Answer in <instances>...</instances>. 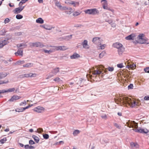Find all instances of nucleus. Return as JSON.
Returning <instances> with one entry per match:
<instances>
[{
	"mask_svg": "<svg viewBox=\"0 0 149 149\" xmlns=\"http://www.w3.org/2000/svg\"><path fill=\"white\" fill-rule=\"evenodd\" d=\"M127 126L129 127L134 128L132 130H134L136 132H138L141 133L147 134L149 132L148 130L146 129H142L140 127L138 128V124L137 123H136L134 121H131V122L129 123L127 122Z\"/></svg>",
	"mask_w": 149,
	"mask_h": 149,
	"instance_id": "obj_1",
	"label": "nucleus"
},
{
	"mask_svg": "<svg viewBox=\"0 0 149 149\" xmlns=\"http://www.w3.org/2000/svg\"><path fill=\"white\" fill-rule=\"evenodd\" d=\"M117 101L123 104H128L132 107L137 105V103L134 100H131V99L127 97H120L118 98Z\"/></svg>",
	"mask_w": 149,
	"mask_h": 149,
	"instance_id": "obj_2",
	"label": "nucleus"
},
{
	"mask_svg": "<svg viewBox=\"0 0 149 149\" xmlns=\"http://www.w3.org/2000/svg\"><path fill=\"white\" fill-rule=\"evenodd\" d=\"M113 47L118 49V52L119 55L121 54L122 52L124 51L125 48L121 43L119 42H116L113 44Z\"/></svg>",
	"mask_w": 149,
	"mask_h": 149,
	"instance_id": "obj_3",
	"label": "nucleus"
},
{
	"mask_svg": "<svg viewBox=\"0 0 149 149\" xmlns=\"http://www.w3.org/2000/svg\"><path fill=\"white\" fill-rule=\"evenodd\" d=\"M86 13L89 14L95 15L99 13V11L96 8L87 9L85 11Z\"/></svg>",
	"mask_w": 149,
	"mask_h": 149,
	"instance_id": "obj_4",
	"label": "nucleus"
},
{
	"mask_svg": "<svg viewBox=\"0 0 149 149\" xmlns=\"http://www.w3.org/2000/svg\"><path fill=\"white\" fill-rule=\"evenodd\" d=\"M7 76V74L6 73H0V79L4 78ZM8 82V79L4 80H0V85L3 84H6Z\"/></svg>",
	"mask_w": 149,
	"mask_h": 149,
	"instance_id": "obj_5",
	"label": "nucleus"
},
{
	"mask_svg": "<svg viewBox=\"0 0 149 149\" xmlns=\"http://www.w3.org/2000/svg\"><path fill=\"white\" fill-rule=\"evenodd\" d=\"M52 47V48L51 49L53 51V52H54L55 50H64L66 49V47L64 46H54Z\"/></svg>",
	"mask_w": 149,
	"mask_h": 149,
	"instance_id": "obj_6",
	"label": "nucleus"
},
{
	"mask_svg": "<svg viewBox=\"0 0 149 149\" xmlns=\"http://www.w3.org/2000/svg\"><path fill=\"white\" fill-rule=\"evenodd\" d=\"M33 110L39 113H41L44 111L45 108L42 107H38L35 108Z\"/></svg>",
	"mask_w": 149,
	"mask_h": 149,
	"instance_id": "obj_7",
	"label": "nucleus"
},
{
	"mask_svg": "<svg viewBox=\"0 0 149 149\" xmlns=\"http://www.w3.org/2000/svg\"><path fill=\"white\" fill-rule=\"evenodd\" d=\"M136 37V35L134 33H132L126 37L125 39L127 40H133Z\"/></svg>",
	"mask_w": 149,
	"mask_h": 149,
	"instance_id": "obj_8",
	"label": "nucleus"
},
{
	"mask_svg": "<svg viewBox=\"0 0 149 149\" xmlns=\"http://www.w3.org/2000/svg\"><path fill=\"white\" fill-rule=\"evenodd\" d=\"M100 39L101 38L99 37L94 38L93 39L92 41L93 43L96 44H98L100 43Z\"/></svg>",
	"mask_w": 149,
	"mask_h": 149,
	"instance_id": "obj_9",
	"label": "nucleus"
},
{
	"mask_svg": "<svg viewBox=\"0 0 149 149\" xmlns=\"http://www.w3.org/2000/svg\"><path fill=\"white\" fill-rule=\"evenodd\" d=\"M147 40L148 39L147 38L143 37L141 39L137 40L136 42L137 43L140 44H144L146 43Z\"/></svg>",
	"mask_w": 149,
	"mask_h": 149,
	"instance_id": "obj_10",
	"label": "nucleus"
},
{
	"mask_svg": "<svg viewBox=\"0 0 149 149\" xmlns=\"http://www.w3.org/2000/svg\"><path fill=\"white\" fill-rule=\"evenodd\" d=\"M21 97L17 95H13L11 98L8 100V101L10 102H14L15 100H17L20 99Z\"/></svg>",
	"mask_w": 149,
	"mask_h": 149,
	"instance_id": "obj_11",
	"label": "nucleus"
},
{
	"mask_svg": "<svg viewBox=\"0 0 149 149\" xmlns=\"http://www.w3.org/2000/svg\"><path fill=\"white\" fill-rule=\"evenodd\" d=\"M15 89L14 88L7 89L6 90L3 89L1 90L2 92V93H10L14 91Z\"/></svg>",
	"mask_w": 149,
	"mask_h": 149,
	"instance_id": "obj_12",
	"label": "nucleus"
},
{
	"mask_svg": "<svg viewBox=\"0 0 149 149\" xmlns=\"http://www.w3.org/2000/svg\"><path fill=\"white\" fill-rule=\"evenodd\" d=\"M82 45L84 49H88L89 48V45H88V41L86 40H84L82 43Z\"/></svg>",
	"mask_w": 149,
	"mask_h": 149,
	"instance_id": "obj_13",
	"label": "nucleus"
},
{
	"mask_svg": "<svg viewBox=\"0 0 149 149\" xmlns=\"http://www.w3.org/2000/svg\"><path fill=\"white\" fill-rule=\"evenodd\" d=\"M24 77H36L37 74L36 73H30L29 74H24Z\"/></svg>",
	"mask_w": 149,
	"mask_h": 149,
	"instance_id": "obj_14",
	"label": "nucleus"
},
{
	"mask_svg": "<svg viewBox=\"0 0 149 149\" xmlns=\"http://www.w3.org/2000/svg\"><path fill=\"white\" fill-rule=\"evenodd\" d=\"M8 39H6L3 41H2L0 43V48L2 47L4 45H7L8 43L9 42L8 41Z\"/></svg>",
	"mask_w": 149,
	"mask_h": 149,
	"instance_id": "obj_15",
	"label": "nucleus"
},
{
	"mask_svg": "<svg viewBox=\"0 0 149 149\" xmlns=\"http://www.w3.org/2000/svg\"><path fill=\"white\" fill-rule=\"evenodd\" d=\"M80 55L77 53H74L73 54L70 56V58L71 59H76L80 57Z\"/></svg>",
	"mask_w": 149,
	"mask_h": 149,
	"instance_id": "obj_16",
	"label": "nucleus"
},
{
	"mask_svg": "<svg viewBox=\"0 0 149 149\" xmlns=\"http://www.w3.org/2000/svg\"><path fill=\"white\" fill-rule=\"evenodd\" d=\"M33 44L34 45V47H42L44 46L42 43L40 42H33Z\"/></svg>",
	"mask_w": 149,
	"mask_h": 149,
	"instance_id": "obj_17",
	"label": "nucleus"
},
{
	"mask_svg": "<svg viewBox=\"0 0 149 149\" xmlns=\"http://www.w3.org/2000/svg\"><path fill=\"white\" fill-rule=\"evenodd\" d=\"M20 48H19L18 49L17 52H16L15 53V55H21L22 56H23V52L22 50H20L19 49Z\"/></svg>",
	"mask_w": 149,
	"mask_h": 149,
	"instance_id": "obj_18",
	"label": "nucleus"
},
{
	"mask_svg": "<svg viewBox=\"0 0 149 149\" xmlns=\"http://www.w3.org/2000/svg\"><path fill=\"white\" fill-rule=\"evenodd\" d=\"M27 45L24 44L23 43L19 44H18L17 45V47L18 48H19L20 47H22V46H24V47H23V48H21L20 49H22L26 47H27Z\"/></svg>",
	"mask_w": 149,
	"mask_h": 149,
	"instance_id": "obj_19",
	"label": "nucleus"
},
{
	"mask_svg": "<svg viewBox=\"0 0 149 149\" xmlns=\"http://www.w3.org/2000/svg\"><path fill=\"white\" fill-rule=\"evenodd\" d=\"M59 68H56L53 70L52 71V72L54 74L56 75L57 73L59 72Z\"/></svg>",
	"mask_w": 149,
	"mask_h": 149,
	"instance_id": "obj_20",
	"label": "nucleus"
},
{
	"mask_svg": "<svg viewBox=\"0 0 149 149\" xmlns=\"http://www.w3.org/2000/svg\"><path fill=\"white\" fill-rule=\"evenodd\" d=\"M24 63H25V61L24 60H22V61L19 60V61H17L14 64L15 65H19L21 64Z\"/></svg>",
	"mask_w": 149,
	"mask_h": 149,
	"instance_id": "obj_21",
	"label": "nucleus"
},
{
	"mask_svg": "<svg viewBox=\"0 0 149 149\" xmlns=\"http://www.w3.org/2000/svg\"><path fill=\"white\" fill-rule=\"evenodd\" d=\"M32 138L34 139V141L37 143H38L39 141V138L35 135H33L32 136Z\"/></svg>",
	"mask_w": 149,
	"mask_h": 149,
	"instance_id": "obj_22",
	"label": "nucleus"
},
{
	"mask_svg": "<svg viewBox=\"0 0 149 149\" xmlns=\"http://www.w3.org/2000/svg\"><path fill=\"white\" fill-rule=\"evenodd\" d=\"M52 28H54V27L53 28L52 26L48 25H45L44 26V28L46 30H50L52 29Z\"/></svg>",
	"mask_w": 149,
	"mask_h": 149,
	"instance_id": "obj_23",
	"label": "nucleus"
},
{
	"mask_svg": "<svg viewBox=\"0 0 149 149\" xmlns=\"http://www.w3.org/2000/svg\"><path fill=\"white\" fill-rule=\"evenodd\" d=\"M102 72L101 71H99L97 69L94 70L93 72V74L94 75L100 74Z\"/></svg>",
	"mask_w": 149,
	"mask_h": 149,
	"instance_id": "obj_24",
	"label": "nucleus"
},
{
	"mask_svg": "<svg viewBox=\"0 0 149 149\" xmlns=\"http://www.w3.org/2000/svg\"><path fill=\"white\" fill-rule=\"evenodd\" d=\"M22 11L21 9H20V8L18 7L15 8L14 10V13L15 14H18L20 13Z\"/></svg>",
	"mask_w": 149,
	"mask_h": 149,
	"instance_id": "obj_25",
	"label": "nucleus"
},
{
	"mask_svg": "<svg viewBox=\"0 0 149 149\" xmlns=\"http://www.w3.org/2000/svg\"><path fill=\"white\" fill-rule=\"evenodd\" d=\"M37 23L40 24H42L44 22V20L41 18H39L36 20Z\"/></svg>",
	"mask_w": 149,
	"mask_h": 149,
	"instance_id": "obj_26",
	"label": "nucleus"
},
{
	"mask_svg": "<svg viewBox=\"0 0 149 149\" xmlns=\"http://www.w3.org/2000/svg\"><path fill=\"white\" fill-rule=\"evenodd\" d=\"M33 63H28L24 65H23V67L29 68L30 67H31L33 65Z\"/></svg>",
	"mask_w": 149,
	"mask_h": 149,
	"instance_id": "obj_27",
	"label": "nucleus"
},
{
	"mask_svg": "<svg viewBox=\"0 0 149 149\" xmlns=\"http://www.w3.org/2000/svg\"><path fill=\"white\" fill-rule=\"evenodd\" d=\"M43 50L45 53H47L48 54H50L51 53L53 52V51H52V50L51 49L49 50H47L45 49H44Z\"/></svg>",
	"mask_w": 149,
	"mask_h": 149,
	"instance_id": "obj_28",
	"label": "nucleus"
},
{
	"mask_svg": "<svg viewBox=\"0 0 149 149\" xmlns=\"http://www.w3.org/2000/svg\"><path fill=\"white\" fill-rule=\"evenodd\" d=\"M105 51H103L101 53H100L99 55V57L100 58H101L103 57L105 55Z\"/></svg>",
	"mask_w": 149,
	"mask_h": 149,
	"instance_id": "obj_29",
	"label": "nucleus"
},
{
	"mask_svg": "<svg viewBox=\"0 0 149 149\" xmlns=\"http://www.w3.org/2000/svg\"><path fill=\"white\" fill-rule=\"evenodd\" d=\"M130 145L132 147H136V148H137L138 146V145L137 143H134L133 142H131L130 143Z\"/></svg>",
	"mask_w": 149,
	"mask_h": 149,
	"instance_id": "obj_30",
	"label": "nucleus"
},
{
	"mask_svg": "<svg viewBox=\"0 0 149 149\" xmlns=\"http://www.w3.org/2000/svg\"><path fill=\"white\" fill-rule=\"evenodd\" d=\"M80 132L79 130H76L74 131L73 134L74 136H76L79 134Z\"/></svg>",
	"mask_w": 149,
	"mask_h": 149,
	"instance_id": "obj_31",
	"label": "nucleus"
},
{
	"mask_svg": "<svg viewBox=\"0 0 149 149\" xmlns=\"http://www.w3.org/2000/svg\"><path fill=\"white\" fill-rule=\"evenodd\" d=\"M55 4L56 6L58 7V8H59L60 9V8H61L62 6L61 5L60 3H59V2L58 1H56L55 3Z\"/></svg>",
	"mask_w": 149,
	"mask_h": 149,
	"instance_id": "obj_32",
	"label": "nucleus"
},
{
	"mask_svg": "<svg viewBox=\"0 0 149 149\" xmlns=\"http://www.w3.org/2000/svg\"><path fill=\"white\" fill-rule=\"evenodd\" d=\"M83 81H84V79H83L82 78H80L78 81H77V84L81 85V82Z\"/></svg>",
	"mask_w": 149,
	"mask_h": 149,
	"instance_id": "obj_33",
	"label": "nucleus"
},
{
	"mask_svg": "<svg viewBox=\"0 0 149 149\" xmlns=\"http://www.w3.org/2000/svg\"><path fill=\"white\" fill-rule=\"evenodd\" d=\"M6 32L5 30L4 29H3L0 31V35H4Z\"/></svg>",
	"mask_w": 149,
	"mask_h": 149,
	"instance_id": "obj_34",
	"label": "nucleus"
},
{
	"mask_svg": "<svg viewBox=\"0 0 149 149\" xmlns=\"http://www.w3.org/2000/svg\"><path fill=\"white\" fill-rule=\"evenodd\" d=\"M54 80L57 82H60L62 81L58 77L54 79Z\"/></svg>",
	"mask_w": 149,
	"mask_h": 149,
	"instance_id": "obj_35",
	"label": "nucleus"
},
{
	"mask_svg": "<svg viewBox=\"0 0 149 149\" xmlns=\"http://www.w3.org/2000/svg\"><path fill=\"white\" fill-rule=\"evenodd\" d=\"M16 17L17 19H22L23 17L20 14H17L16 15Z\"/></svg>",
	"mask_w": 149,
	"mask_h": 149,
	"instance_id": "obj_36",
	"label": "nucleus"
},
{
	"mask_svg": "<svg viewBox=\"0 0 149 149\" xmlns=\"http://www.w3.org/2000/svg\"><path fill=\"white\" fill-rule=\"evenodd\" d=\"M7 141L6 138L4 137L2 139H1L0 140V142L2 144H3L5 142H6Z\"/></svg>",
	"mask_w": 149,
	"mask_h": 149,
	"instance_id": "obj_37",
	"label": "nucleus"
},
{
	"mask_svg": "<svg viewBox=\"0 0 149 149\" xmlns=\"http://www.w3.org/2000/svg\"><path fill=\"white\" fill-rule=\"evenodd\" d=\"M144 37V35L143 34L141 33L140 34L139 36H138V40L141 39L142 38H143Z\"/></svg>",
	"mask_w": 149,
	"mask_h": 149,
	"instance_id": "obj_38",
	"label": "nucleus"
},
{
	"mask_svg": "<svg viewBox=\"0 0 149 149\" xmlns=\"http://www.w3.org/2000/svg\"><path fill=\"white\" fill-rule=\"evenodd\" d=\"M70 4H71L72 5H73L74 7H76V6L77 4L78 5H79V3L77 2H75L74 1H72V3H69Z\"/></svg>",
	"mask_w": 149,
	"mask_h": 149,
	"instance_id": "obj_39",
	"label": "nucleus"
},
{
	"mask_svg": "<svg viewBox=\"0 0 149 149\" xmlns=\"http://www.w3.org/2000/svg\"><path fill=\"white\" fill-rule=\"evenodd\" d=\"M28 1V0H22V1L19 2V6L22 5L23 3H25Z\"/></svg>",
	"mask_w": 149,
	"mask_h": 149,
	"instance_id": "obj_40",
	"label": "nucleus"
},
{
	"mask_svg": "<svg viewBox=\"0 0 149 149\" xmlns=\"http://www.w3.org/2000/svg\"><path fill=\"white\" fill-rule=\"evenodd\" d=\"M80 14V12H75L73 14V15L74 16H76L79 15Z\"/></svg>",
	"mask_w": 149,
	"mask_h": 149,
	"instance_id": "obj_41",
	"label": "nucleus"
},
{
	"mask_svg": "<svg viewBox=\"0 0 149 149\" xmlns=\"http://www.w3.org/2000/svg\"><path fill=\"white\" fill-rule=\"evenodd\" d=\"M43 138L45 139H47L49 138V136L47 134H45L43 135Z\"/></svg>",
	"mask_w": 149,
	"mask_h": 149,
	"instance_id": "obj_42",
	"label": "nucleus"
},
{
	"mask_svg": "<svg viewBox=\"0 0 149 149\" xmlns=\"http://www.w3.org/2000/svg\"><path fill=\"white\" fill-rule=\"evenodd\" d=\"M103 8L104 9H107V10H110L112 12H113L114 11V10H111V9H110L109 8H108L107 7V6H104L103 7Z\"/></svg>",
	"mask_w": 149,
	"mask_h": 149,
	"instance_id": "obj_43",
	"label": "nucleus"
},
{
	"mask_svg": "<svg viewBox=\"0 0 149 149\" xmlns=\"http://www.w3.org/2000/svg\"><path fill=\"white\" fill-rule=\"evenodd\" d=\"M117 66L119 68H123L124 66L123 65V64L122 63H121L118 64L117 65Z\"/></svg>",
	"mask_w": 149,
	"mask_h": 149,
	"instance_id": "obj_44",
	"label": "nucleus"
},
{
	"mask_svg": "<svg viewBox=\"0 0 149 149\" xmlns=\"http://www.w3.org/2000/svg\"><path fill=\"white\" fill-rule=\"evenodd\" d=\"M104 1V3L103 4V7L104 6H107V2L106 0H102V1Z\"/></svg>",
	"mask_w": 149,
	"mask_h": 149,
	"instance_id": "obj_45",
	"label": "nucleus"
},
{
	"mask_svg": "<svg viewBox=\"0 0 149 149\" xmlns=\"http://www.w3.org/2000/svg\"><path fill=\"white\" fill-rule=\"evenodd\" d=\"M133 84H130L128 86V89H132L133 88Z\"/></svg>",
	"mask_w": 149,
	"mask_h": 149,
	"instance_id": "obj_46",
	"label": "nucleus"
},
{
	"mask_svg": "<svg viewBox=\"0 0 149 149\" xmlns=\"http://www.w3.org/2000/svg\"><path fill=\"white\" fill-rule=\"evenodd\" d=\"M144 70L146 72L149 73V67H146L145 68Z\"/></svg>",
	"mask_w": 149,
	"mask_h": 149,
	"instance_id": "obj_47",
	"label": "nucleus"
},
{
	"mask_svg": "<svg viewBox=\"0 0 149 149\" xmlns=\"http://www.w3.org/2000/svg\"><path fill=\"white\" fill-rule=\"evenodd\" d=\"M109 71L112 72L114 70V68L113 67H109L108 68Z\"/></svg>",
	"mask_w": 149,
	"mask_h": 149,
	"instance_id": "obj_48",
	"label": "nucleus"
},
{
	"mask_svg": "<svg viewBox=\"0 0 149 149\" xmlns=\"http://www.w3.org/2000/svg\"><path fill=\"white\" fill-rule=\"evenodd\" d=\"M72 37V35H69V36H66V37H65V39H66V40H69L70 39H71Z\"/></svg>",
	"mask_w": 149,
	"mask_h": 149,
	"instance_id": "obj_49",
	"label": "nucleus"
},
{
	"mask_svg": "<svg viewBox=\"0 0 149 149\" xmlns=\"http://www.w3.org/2000/svg\"><path fill=\"white\" fill-rule=\"evenodd\" d=\"M68 7L66 6H63L62 7L61 6V8H60V10H67V9Z\"/></svg>",
	"mask_w": 149,
	"mask_h": 149,
	"instance_id": "obj_50",
	"label": "nucleus"
},
{
	"mask_svg": "<svg viewBox=\"0 0 149 149\" xmlns=\"http://www.w3.org/2000/svg\"><path fill=\"white\" fill-rule=\"evenodd\" d=\"M136 67V65L135 64H130V67L132 69H134V67Z\"/></svg>",
	"mask_w": 149,
	"mask_h": 149,
	"instance_id": "obj_51",
	"label": "nucleus"
},
{
	"mask_svg": "<svg viewBox=\"0 0 149 149\" xmlns=\"http://www.w3.org/2000/svg\"><path fill=\"white\" fill-rule=\"evenodd\" d=\"M10 20L9 18H6L4 20V23L6 24L9 22H10Z\"/></svg>",
	"mask_w": 149,
	"mask_h": 149,
	"instance_id": "obj_52",
	"label": "nucleus"
},
{
	"mask_svg": "<svg viewBox=\"0 0 149 149\" xmlns=\"http://www.w3.org/2000/svg\"><path fill=\"white\" fill-rule=\"evenodd\" d=\"M29 144L30 145H33L35 143V142L32 140H31L29 141Z\"/></svg>",
	"mask_w": 149,
	"mask_h": 149,
	"instance_id": "obj_53",
	"label": "nucleus"
},
{
	"mask_svg": "<svg viewBox=\"0 0 149 149\" xmlns=\"http://www.w3.org/2000/svg\"><path fill=\"white\" fill-rule=\"evenodd\" d=\"M15 111H16L18 112H22V108H20L17 109H16Z\"/></svg>",
	"mask_w": 149,
	"mask_h": 149,
	"instance_id": "obj_54",
	"label": "nucleus"
},
{
	"mask_svg": "<svg viewBox=\"0 0 149 149\" xmlns=\"http://www.w3.org/2000/svg\"><path fill=\"white\" fill-rule=\"evenodd\" d=\"M24 78V74L19 75L18 77V78L22 79Z\"/></svg>",
	"mask_w": 149,
	"mask_h": 149,
	"instance_id": "obj_55",
	"label": "nucleus"
},
{
	"mask_svg": "<svg viewBox=\"0 0 149 149\" xmlns=\"http://www.w3.org/2000/svg\"><path fill=\"white\" fill-rule=\"evenodd\" d=\"M38 132L39 133H41L43 132V130L42 128H39L37 130Z\"/></svg>",
	"mask_w": 149,
	"mask_h": 149,
	"instance_id": "obj_56",
	"label": "nucleus"
},
{
	"mask_svg": "<svg viewBox=\"0 0 149 149\" xmlns=\"http://www.w3.org/2000/svg\"><path fill=\"white\" fill-rule=\"evenodd\" d=\"M114 125L116 126L117 128L120 129V127L116 123H114Z\"/></svg>",
	"mask_w": 149,
	"mask_h": 149,
	"instance_id": "obj_57",
	"label": "nucleus"
},
{
	"mask_svg": "<svg viewBox=\"0 0 149 149\" xmlns=\"http://www.w3.org/2000/svg\"><path fill=\"white\" fill-rule=\"evenodd\" d=\"M105 46H106L105 44L101 45L100 46V49H104Z\"/></svg>",
	"mask_w": 149,
	"mask_h": 149,
	"instance_id": "obj_58",
	"label": "nucleus"
},
{
	"mask_svg": "<svg viewBox=\"0 0 149 149\" xmlns=\"http://www.w3.org/2000/svg\"><path fill=\"white\" fill-rule=\"evenodd\" d=\"M67 10H70V11L69 12H70L69 14H70L71 11H72V9L71 8L68 7Z\"/></svg>",
	"mask_w": 149,
	"mask_h": 149,
	"instance_id": "obj_59",
	"label": "nucleus"
},
{
	"mask_svg": "<svg viewBox=\"0 0 149 149\" xmlns=\"http://www.w3.org/2000/svg\"><path fill=\"white\" fill-rule=\"evenodd\" d=\"M144 99L146 100H149V95L148 96H146L144 97Z\"/></svg>",
	"mask_w": 149,
	"mask_h": 149,
	"instance_id": "obj_60",
	"label": "nucleus"
},
{
	"mask_svg": "<svg viewBox=\"0 0 149 149\" xmlns=\"http://www.w3.org/2000/svg\"><path fill=\"white\" fill-rule=\"evenodd\" d=\"M26 104V102L25 101H24V102H22L20 104V106L23 105V104L25 105Z\"/></svg>",
	"mask_w": 149,
	"mask_h": 149,
	"instance_id": "obj_61",
	"label": "nucleus"
},
{
	"mask_svg": "<svg viewBox=\"0 0 149 149\" xmlns=\"http://www.w3.org/2000/svg\"><path fill=\"white\" fill-rule=\"evenodd\" d=\"M25 149H29V145H26L24 146Z\"/></svg>",
	"mask_w": 149,
	"mask_h": 149,
	"instance_id": "obj_62",
	"label": "nucleus"
},
{
	"mask_svg": "<svg viewBox=\"0 0 149 149\" xmlns=\"http://www.w3.org/2000/svg\"><path fill=\"white\" fill-rule=\"evenodd\" d=\"M19 8H20V9H21V10L22 11L24 8V6H22V5L21 6H19Z\"/></svg>",
	"mask_w": 149,
	"mask_h": 149,
	"instance_id": "obj_63",
	"label": "nucleus"
},
{
	"mask_svg": "<svg viewBox=\"0 0 149 149\" xmlns=\"http://www.w3.org/2000/svg\"><path fill=\"white\" fill-rule=\"evenodd\" d=\"M101 117L103 118L106 119L107 118V116L106 114H104Z\"/></svg>",
	"mask_w": 149,
	"mask_h": 149,
	"instance_id": "obj_64",
	"label": "nucleus"
}]
</instances>
